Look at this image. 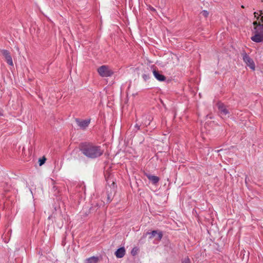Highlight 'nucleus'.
Wrapping results in <instances>:
<instances>
[{
    "label": "nucleus",
    "instance_id": "obj_11",
    "mask_svg": "<svg viewBox=\"0 0 263 263\" xmlns=\"http://www.w3.org/2000/svg\"><path fill=\"white\" fill-rule=\"evenodd\" d=\"M125 253V250L124 248L122 247L118 249L116 252H115V255L117 258H122L123 257Z\"/></svg>",
    "mask_w": 263,
    "mask_h": 263
},
{
    "label": "nucleus",
    "instance_id": "obj_5",
    "mask_svg": "<svg viewBox=\"0 0 263 263\" xmlns=\"http://www.w3.org/2000/svg\"><path fill=\"white\" fill-rule=\"evenodd\" d=\"M217 106L221 117L226 118L227 117H229L230 112L223 103H217Z\"/></svg>",
    "mask_w": 263,
    "mask_h": 263
},
{
    "label": "nucleus",
    "instance_id": "obj_8",
    "mask_svg": "<svg viewBox=\"0 0 263 263\" xmlns=\"http://www.w3.org/2000/svg\"><path fill=\"white\" fill-rule=\"evenodd\" d=\"M76 122L78 126L82 129L86 128L90 123V120H81L79 119H76Z\"/></svg>",
    "mask_w": 263,
    "mask_h": 263
},
{
    "label": "nucleus",
    "instance_id": "obj_4",
    "mask_svg": "<svg viewBox=\"0 0 263 263\" xmlns=\"http://www.w3.org/2000/svg\"><path fill=\"white\" fill-rule=\"evenodd\" d=\"M242 56L243 58V60L246 63V64L248 66H249L251 69L254 70L255 69V66L253 60L245 51L242 53Z\"/></svg>",
    "mask_w": 263,
    "mask_h": 263
},
{
    "label": "nucleus",
    "instance_id": "obj_24",
    "mask_svg": "<svg viewBox=\"0 0 263 263\" xmlns=\"http://www.w3.org/2000/svg\"><path fill=\"white\" fill-rule=\"evenodd\" d=\"M221 151H223V149H219V150L216 151V152H217V153L220 152H221Z\"/></svg>",
    "mask_w": 263,
    "mask_h": 263
},
{
    "label": "nucleus",
    "instance_id": "obj_10",
    "mask_svg": "<svg viewBox=\"0 0 263 263\" xmlns=\"http://www.w3.org/2000/svg\"><path fill=\"white\" fill-rule=\"evenodd\" d=\"M147 178L152 182L153 184H156L159 181V178L157 176L152 175L150 174H145Z\"/></svg>",
    "mask_w": 263,
    "mask_h": 263
},
{
    "label": "nucleus",
    "instance_id": "obj_12",
    "mask_svg": "<svg viewBox=\"0 0 263 263\" xmlns=\"http://www.w3.org/2000/svg\"><path fill=\"white\" fill-rule=\"evenodd\" d=\"M144 117L145 119L142 121V124L145 126H147L150 124L152 118L150 116H145Z\"/></svg>",
    "mask_w": 263,
    "mask_h": 263
},
{
    "label": "nucleus",
    "instance_id": "obj_3",
    "mask_svg": "<svg viewBox=\"0 0 263 263\" xmlns=\"http://www.w3.org/2000/svg\"><path fill=\"white\" fill-rule=\"evenodd\" d=\"M98 72L102 77H110L114 73L113 71L106 65H102L98 68Z\"/></svg>",
    "mask_w": 263,
    "mask_h": 263
},
{
    "label": "nucleus",
    "instance_id": "obj_1",
    "mask_svg": "<svg viewBox=\"0 0 263 263\" xmlns=\"http://www.w3.org/2000/svg\"><path fill=\"white\" fill-rule=\"evenodd\" d=\"M80 150L84 155L90 159H95L102 156L104 150L100 146L92 144H83Z\"/></svg>",
    "mask_w": 263,
    "mask_h": 263
},
{
    "label": "nucleus",
    "instance_id": "obj_22",
    "mask_svg": "<svg viewBox=\"0 0 263 263\" xmlns=\"http://www.w3.org/2000/svg\"><path fill=\"white\" fill-rule=\"evenodd\" d=\"M3 115V110L2 109L0 108V116H2Z\"/></svg>",
    "mask_w": 263,
    "mask_h": 263
},
{
    "label": "nucleus",
    "instance_id": "obj_23",
    "mask_svg": "<svg viewBox=\"0 0 263 263\" xmlns=\"http://www.w3.org/2000/svg\"><path fill=\"white\" fill-rule=\"evenodd\" d=\"M259 22H260V24H261V23H263V16H261L260 21Z\"/></svg>",
    "mask_w": 263,
    "mask_h": 263
},
{
    "label": "nucleus",
    "instance_id": "obj_14",
    "mask_svg": "<svg viewBox=\"0 0 263 263\" xmlns=\"http://www.w3.org/2000/svg\"><path fill=\"white\" fill-rule=\"evenodd\" d=\"M142 77V78L143 79V80L145 81H146L150 78V74L149 73H146L143 74Z\"/></svg>",
    "mask_w": 263,
    "mask_h": 263
},
{
    "label": "nucleus",
    "instance_id": "obj_19",
    "mask_svg": "<svg viewBox=\"0 0 263 263\" xmlns=\"http://www.w3.org/2000/svg\"><path fill=\"white\" fill-rule=\"evenodd\" d=\"M135 127L136 128V132L140 129V125L137 124L135 125Z\"/></svg>",
    "mask_w": 263,
    "mask_h": 263
},
{
    "label": "nucleus",
    "instance_id": "obj_18",
    "mask_svg": "<svg viewBox=\"0 0 263 263\" xmlns=\"http://www.w3.org/2000/svg\"><path fill=\"white\" fill-rule=\"evenodd\" d=\"M190 261L189 258H185L183 261H182V263H190Z\"/></svg>",
    "mask_w": 263,
    "mask_h": 263
},
{
    "label": "nucleus",
    "instance_id": "obj_9",
    "mask_svg": "<svg viewBox=\"0 0 263 263\" xmlns=\"http://www.w3.org/2000/svg\"><path fill=\"white\" fill-rule=\"evenodd\" d=\"M153 74L155 78L159 81H164L166 80V77L163 75L161 72L157 70L156 69H154Z\"/></svg>",
    "mask_w": 263,
    "mask_h": 263
},
{
    "label": "nucleus",
    "instance_id": "obj_2",
    "mask_svg": "<svg viewBox=\"0 0 263 263\" xmlns=\"http://www.w3.org/2000/svg\"><path fill=\"white\" fill-rule=\"evenodd\" d=\"M254 35L251 39L254 42L260 43L263 42V24H259L254 27Z\"/></svg>",
    "mask_w": 263,
    "mask_h": 263
},
{
    "label": "nucleus",
    "instance_id": "obj_13",
    "mask_svg": "<svg viewBox=\"0 0 263 263\" xmlns=\"http://www.w3.org/2000/svg\"><path fill=\"white\" fill-rule=\"evenodd\" d=\"M99 258L97 257L92 256L86 259L85 263H98Z\"/></svg>",
    "mask_w": 263,
    "mask_h": 263
},
{
    "label": "nucleus",
    "instance_id": "obj_17",
    "mask_svg": "<svg viewBox=\"0 0 263 263\" xmlns=\"http://www.w3.org/2000/svg\"><path fill=\"white\" fill-rule=\"evenodd\" d=\"M148 9L149 10H151V11L154 12H156V9L154 8H153V7H152L151 6H150V5L148 6Z\"/></svg>",
    "mask_w": 263,
    "mask_h": 263
},
{
    "label": "nucleus",
    "instance_id": "obj_15",
    "mask_svg": "<svg viewBox=\"0 0 263 263\" xmlns=\"http://www.w3.org/2000/svg\"><path fill=\"white\" fill-rule=\"evenodd\" d=\"M46 161V158L44 157L42 159H40L39 160V164L40 166L43 165Z\"/></svg>",
    "mask_w": 263,
    "mask_h": 263
},
{
    "label": "nucleus",
    "instance_id": "obj_7",
    "mask_svg": "<svg viewBox=\"0 0 263 263\" xmlns=\"http://www.w3.org/2000/svg\"><path fill=\"white\" fill-rule=\"evenodd\" d=\"M146 235H150V236L149 237V239H152L155 237H157L156 239L157 240H160L163 236L162 232L161 231L157 230L153 231L151 232H147L146 233Z\"/></svg>",
    "mask_w": 263,
    "mask_h": 263
},
{
    "label": "nucleus",
    "instance_id": "obj_21",
    "mask_svg": "<svg viewBox=\"0 0 263 263\" xmlns=\"http://www.w3.org/2000/svg\"><path fill=\"white\" fill-rule=\"evenodd\" d=\"M254 16L255 17H257V19L258 20L259 19V16H258V13L257 12H254Z\"/></svg>",
    "mask_w": 263,
    "mask_h": 263
},
{
    "label": "nucleus",
    "instance_id": "obj_6",
    "mask_svg": "<svg viewBox=\"0 0 263 263\" xmlns=\"http://www.w3.org/2000/svg\"><path fill=\"white\" fill-rule=\"evenodd\" d=\"M1 52L3 56L5 58L7 63L10 66H13L12 59L9 51L5 49H2L1 50Z\"/></svg>",
    "mask_w": 263,
    "mask_h": 263
},
{
    "label": "nucleus",
    "instance_id": "obj_20",
    "mask_svg": "<svg viewBox=\"0 0 263 263\" xmlns=\"http://www.w3.org/2000/svg\"><path fill=\"white\" fill-rule=\"evenodd\" d=\"M253 25L256 27L257 26V25H258L259 24H260V22H259L258 23H257L256 21H255L253 22Z\"/></svg>",
    "mask_w": 263,
    "mask_h": 263
},
{
    "label": "nucleus",
    "instance_id": "obj_16",
    "mask_svg": "<svg viewBox=\"0 0 263 263\" xmlns=\"http://www.w3.org/2000/svg\"><path fill=\"white\" fill-rule=\"evenodd\" d=\"M201 14L205 17H208L209 12L206 10H203L201 12Z\"/></svg>",
    "mask_w": 263,
    "mask_h": 263
},
{
    "label": "nucleus",
    "instance_id": "obj_25",
    "mask_svg": "<svg viewBox=\"0 0 263 263\" xmlns=\"http://www.w3.org/2000/svg\"><path fill=\"white\" fill-rule=\"evenodd\" d=\"M132 253L134 255L135 254L134 253V250L132 251Z\"/></svg>",
    "mask_w": 263,
    "mask_h": 263
}]
</instances>
